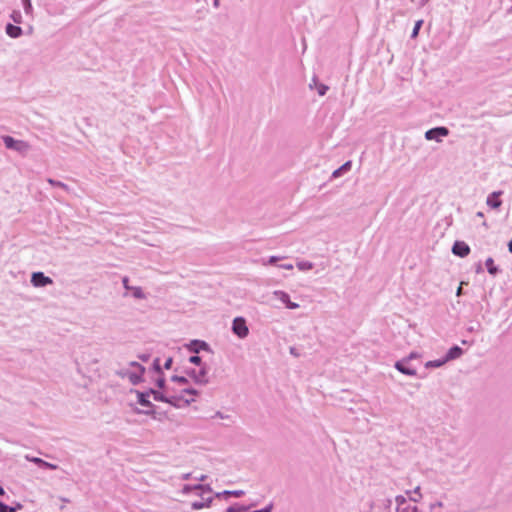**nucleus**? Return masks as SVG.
Instances as JSON below:
<instances>
[{
	"instance_id": "obj_1",
	"label": "nucleus",
	"mask_w": 512,
	"mask_h": 512,
	"mask_svg": "<svg viewBox=\"0 0 512 512\" xmlns=\"http://www.w3.org/2000/svg\"><path fill=\"white\" fill-rule=\"evenodd\" d=\"M181 493L183 495H195L198 496L194 501H191V508L193 510H201L204 508L211 507L214 497L206 496V494L212 493V489L209 485L197 484V485H184Z\"/></svg>"
},
{
	"instance_id": "obj_2",
	"label": "nucleus",
	"mask_w": 512,
	"mask_h": 512,
	"mask_svg": "<svg viewBox=\"0 0 512 512\" xmlns=\"http://www.w3.org/2000/svg\"><path fill=\"white\" fill-rule=\"evenodd\" d=\"M196 395H198V391L192 388H183L179 394L174 389V391L168 393L166 403L176 408H182L194 402V396Z\"/></svg>"
},
{
	"instance_id": "obj_3",
	"label": "nucleus",
	"mask_w": 512,
	"mask_h": 512,
	"mask_svg": "<svg viewBox=\"0 0 512 512\" xmlns=\"http://www.w3.org/2000/svg\"><path fill=\"white\" fill-rule=\"evenodd\" d=\"M1 138L7 149L16 151L22 156H26L31 150V145L27 141L15 139L9 135H3Z\"/></svg>"
},
{
	"instance_id": "obj_4",
	"label": "nucleus",
	"mask_w": 512,
	"mask_h": 512,
	"mask_svg": "<svg viewBox=\"0 0 512 512\" xmlns=\"http://www.w3.org/2000/svg\"><path fill=\"white\" fill-rule=\"evenodd\" d=\"M131 393H134L136 395V398H137V402L145 407L146 409L145 410H138L137 413H143V414H146V415H152L154 414V405L151 403V401L149 400V392H141V391H138V390H131Z\"/></svg>"
},
{
	"instance_id": "obj_5",
	"label": "nucleus",
	"mask_w": 512,
	"mask_h": 512,
	"mask_svg": "<svg viewBox=\"0 0 512 512\" xmlns=\"http://www.w3.org/2000/svg\"><path fill=\"white\" fill-rule=\"evenodd\" d=\"M231 330L240 339H245L249 335V328L244 317L234 318Z\"/></svg>"
},
{
	"instance_id": "obj_6",
	"label": "nucleus",
	"mask_w": 512,
	"mask_h": 512,
	"mask_svg": "<svg viewBox=\"0 0 512 512\" xmlns=\"http://www.w3.org/2000/svg\"><path fill=\"white\" fill-rule=\"evenodd\" d=\"M449 134V130L446 127H435L425 132L426 140H435L437 142L442 141V137H446Z\"/></svg>"
},
{
	"instance_id": "obj_7",
	"label": "nucleus",
	"mask_w": 512,
	"mask_h": 512,
	"mask_svg": "<svg viewBox=\"0 0 512 512\" xmlns=\"http://www.w3.org/2000/svg\"><path fill=\"white\" fill-rule=\"evenodd\" d=\"M272 296L275 299L281 301L283 304H285L286 308H288V309L294 310V309L299 308V304L292 302L290 300L289 294L283 290H274L272 292Z\"/></svg>"
},
{
	"instance_id": "obj_8",
	"label": "nucleus",
	"mask_w": 512,
	"mask_h": 512,
	"mask_svg": "<svg viewBox=\"0 0 512 512\" xmlns=\"http://www.w3.org/2000/svg\"><path fill=\"white\" fill-rule=\"evenodd\" d=\"M31 283L35 287H44L52 283V279L45 276L42 272H34L31 276Z\"/></svg>"
},
{
	"instance_id": "obj_9",
	"label": "nucleus",
	"mask_w": 512,
	"mask_h": 512,
	"mask_svg": "<svg viewBox=\"0 0 512 512\" xmlns=\"http://www.w3.org/2000/svg\"><path fill=\"white\" fill-rule=\"evenodd\" d=\"M452 253L456 256L464 258L469 255L470 247L464 241H455L452 246Z\"/></svg>"
},
{
	"instance_id": "obj_10",
	"label": "nucleus",
	"mask_w": 512,
	"mask_h": 512,
	"mask_svg": "<svg viewBox=\"0 0 512 512\" xmlns=\"http://www.w3.org/2000/svg\"><path fill=\"white\" fill-rule=\"evenodd\" d=\"M190 375L193 377L194 381L198 384H207L208 378H207V368L202 367L200 370H192L190 372Z\"/></svg>"
},
{
	"instance_id": "obj_11",
	"label": "nucleus",
	"mask_w": 512,
	"mask_h": 512,
	"mask_svg": "<svg viewBox=\"0 0 512 512\" xmlns=\"http://www.w3.org/2000/svg\"><path fill=\"white\" fill-rule=\"evenodd\" d=\"M502 191H495L491 193L486 200V204L492 209H498L502 205V201L499 199Z\"/></svg>"
},
{
	"instance_id": "obj_12",
	"label": "nucleus",
	"mask_w": 512,
	"mask_h": 512,
	"mask_svg": "<svg viewBox=\"0 0 512 512\" xmlns=\"http://www.w3.org/2000/svg\"><path fill=\"white\" fill-rule=\"evenodd\" d=\"M144 372L145 368L143 366H137V371H130L129 374L127 375V379L133 385H136L142 381Z\"/></svg>"
},
{
	"instance_id": "obj_13",
	"label": "nucleus",
	"mask_w": 512,
	"mask_h": 512,
	"mask_svg": "<svg viewBox=\"0 0 512 512\" xmlns=\"http://www.w3.org/2000/svg\"><path fill=\"white\" fill-rule=\"evenodd\" d=\"M407 363L408 362H406V361H404V359H402V360L396 361L394 364V367L396 370H398L400 373H402L404 375L415 376L416 370L406 367L405 364H407Z\"/></svg>"
},
{
	"instance_id": "obj_14",
	"label": "nucleus",
	"mask_w": 512,
	"mask_h": 512,
	"mask_svg": "<svg viewBox=\"0 0 512 512\" xmlns=\"http://www.w3.org/2000/svg\"><path fill=\"white\" fill-rule=\"evenodd\" d=\"M5 32L9 37L13 39L19 38L23 34V30L21 27L10 23L6 25Z\"/></svg>"
},
{
	"instance_id": "obj_15",
	"label": "nucleus",
	"mask_w": 512,
	"mask_h": 512,
	"mask_svg": "<svg viewBox=\"0 0 512 512\" xmlns=\"http://www.w3.org/2000/svg\"><path fill=\"white\" fill-rule=\"evenodd\" d=\"M462 354H463L462 348L455 345L448 350V352L444 358L446 359L447 362H449L451 360L460 358L462 356Z\"/></svg>"
},
{
	"instance_id": "obj_16",
	"label": "nucleus",
	"mask_w": 512,
	"mask_h": 512,
	"mask_svg": "<svg viewBox=\"0 0 512 512\" xmlns=\"http://www.w3.org/2000/svg\"><path fill=\"white\" fill-rule=\"evenodd\" d=\"M26 459L30 462H33V463H35L41 467L47 468V469L56 470L58 468V466L56 464L46 462L43 459L38 458V457L26 456Z\"/></svg>"
},
{
	"instance_id": "obj_17",
	"label": "nucleus",
	"mask_w": 512,
	"mask_h": 512,
	"mask_svg": "<svg viewBox=\"0 0 512 512\" xmlns=\"http://www.w3.org/2000/svg\"><path fill=\"white\" fill-rule=\"evenodd\" d=\"M351 167H352L351 161L345 162L338 169L334 170V172L332 173V178H338V177L342 176L344 173L350 171Z\"/></svg>"
},
{
	"instance_id": "obj_18",
	"label": "nucleus",
	"mask_w": 512,
	"mask_h": 512,
	"mask_svg": "<svg viewBox=\"0 0 512 512\" xmlns=\"http://www.w3.org/2000/svg\"><path fill=\"white\" fill-rule=\"evenodd\" d=\"M148 392H149V395H152L154 400H156V401L166 403L168 400V398H167L168 393H166L164 390L158 391V390L150 389Z\"/></svg>"
},
{
	"instance_id": "obj_19",
	"label": "nucleus",
	"mask_w": 512,
	"mask_h": 512,
	"mask_svg": "<svg viewBox=\"0 0 512 512\" xmlns=\"http://www.w3.org/2000/svg\"><path fill=\"white\" fill-rule=\"evenodd\" d=\"M131 293V296L138 300H144L147 298V295L144 293L141 287L139 286H132L130 290L128 291Z\"/></svg>"
},
{
	"instance_id": "obj_20",
	"label": "nucleus",
	"mask_w": 512,
	"mask_h": 512,
	"mask_svg": "<svg viewBox=\"0 0 512 512\" xmlns=\"http://www.w3.org/2000/svg\"><path fill=\"white\" fill-rule=\"evenodd\" d=\"M244 495V491L242 490H235V491H229V490H225L223 492H217L215 494V497L217 498H227L229 496H234V497H241Z\"/></svg>"
},
{
	"instance_id": "obj_21",
	"label": "nucleus",
	"mask_w": 512,
	"mask_h": 512,
	"mask_svg": "<svg viewBox=\"0 0 512 512\" xmlns=\"http://www.w3.org/2000/svg\"><path fill=\"white\" fill-rule=\"evenodd\" d=\"M406 494L409 495V499L413 502H419L422 499L420 486H417L413 491H406Z\"/></svg>"
},
{
	"instance_id": "obj_22",
	"label": "nucleus",
	"mask_w": 512,
	"mask_h": 512,
	"mask_svg": "<svg viewBox=\"0 0 512 512\" xmlns=\"http://www.w3.org/2000/svg\"><path fill=\"white\" fill-rule=\"evenodd\" d=\"M446 363H447V361L445 358L437 359V360H430L425 363V368H427V369L439 368Z\"/></svg>"
},
{
	"instance_id": "obj_23",
	"label": "nucleus",
	"mask_w": 512,
	"mask_h": 512,
	"mask_svg": "<svg viewBox=\"0 0 512 512\" xmlns=\"http://www.w3.org/2000/svg\"><path fill=\"white\" fill-rule=\"evenodd\" d=\"M485 266H486L489 274H491L493 276H495L499 272L498 267L495 266L494 260L491 257L486 259Z\"/></svg>"
},
{
	"instance_id": "obj_24",
	"label": "nucleus",
	"mask_w": 512,
	"mask_h": 512,
	"mask_svg": "<svg viewBox=\"0 0 512 512\" xmlns=\"http://www.w3.org/2000/svg\"><path fill=\"white\" fill-rule=\"evenodd\" d=\"M296 266L300 271H309L313 269L314 264L312 262L302 260L298 261Z\"/></svg>"
},
{
	"instance_id": "obj_25",
	"label": "nucleus",
	"mask_w": 512,
	"mask_h": 512,
	"mask_svg": "<svg viewBox=\"0 0 512 512\" xmlns=\"http://www.w3.org/2000/svg\"><path fill=\"white\" fill-rule=\"evenodd\" d=\"M47 182L52 185V186H55V187H59L67 192L70 191V188L68 187V185H66L65 183L61 182V181H57V180H54L52 178H48L47 179Z\"/></svg>"
},
{
	"instance_id": "obj_26",
	"label": "nucleus",
	"mask_w": 512,
	"mask_h": 512,
	"mask_svg": "<svg viewBox=\"0 0 512 512\" xmlns=\"http://www.w3.org/2000/svg\"><path fill=\"white\" fill-rule=\"evenodd\" d=\"M156 384L157 386L161 389V390H164L166 393H169L171 391H174V388L170 387L169 385H166L165 384V380L164 378L162 377H159L157 380H156Z\"/></svg>"
},
{
	"instance_id": "obj_27",
	"label": "nucleus",
	"mask_w": 512,
	"mask_h": 512,
	"mask_svg": "<svg viewBox=\"0 0 512 512\" xmlns=\"http://www.w3.org/2000/svg\"><path fill=\"white\" fill-rule=\"evenodd\" d=\"M21 2H22V6H23V9H24V12L27 15H31L32 12H33V7H32L31 0H21Z\"/></svg>"
},
{
	"instance_id": "obj_28",
	"label": "nucleus",
	"mask_w": 512,
	"mask_h": 512,
	"mask_svg": "<svg viewBox=\"0 0 512 512\" xmlns=\"http://www.w3.org/2000/svg\"><path fill=\"white\" fill-rule=\"evenodd\" d=\"M284 259L283 256H270L267 261H263V265H274L276 262Z\"/></svg>"
},
{
	"instance_id": "obj_29",
	"label": "nucleus",
	"mask_w": 512,
	"mask_h": 512,
	"mask_svg": "<svg viewBox=\"0 0 512 512\" xmlns=\"http://www.w3.org/2000/svg\"><path fill=\"white\" fill-rule=\"evenodd\" d=\"M10 18L17 24H20L22 23V15L20 13V11H17V10H14L11 15H10Z\"/></svg>"
},
{
	"instance_id": "obj_30",
	"label": "nucleus",
	"mask_w": 512,
	"mask_h": 512,
	"mask_svg": "<svg viewBox=\"0 0 512 512\" xmlns=\"http://www.w3.org/2000/svg\"><path fill=\"white\" fill-rule=\"evenodd\" d=\"M422 23H423V21H422V20H419V21H417V22L415 23V26H414L413 31H412V33H411V37H412V38H415V37H417V36H418L419 30H420V28H421V26H422Z\"/></svg>"
},
{
	"instance_id": "obj_31",
	"label": "nucleus",
	"mask_w": 512,
	"mask_h": 512,
	"mask_svg": "<svg viewBox=\"0 0 512 512\" xmlns=\"http://www.w3.org/2000/svg\"><path fill=\"white\" fill-rule=\"evenodd\" d=\"M316 89H317V92L320 96H324L326 94V92L328 91V86L325 85V84H322V83H319L317 86H316Z\"/></svg>"
},
{
	"instance_id": "obj_32",
	"label": "nucleus",
	"mask_w": 512,
	"mask_h": 512,
	"mask_svg": "<svg viewBox=\"0 0 512 512\" xmlns=\"http://www.w3.org/2000/svg\"><path fill=\"white\" fill-rule=\"evenodd\" d=\"M171 381L172 382H177L181 385H186L188 383V380L185 378V377H180V376H173L171 378Z\"/></svg>"
},
{
	"instance_id": "obj_33",
	"label": "nucleus",
	"mask_w": 512,
	"mask_h": 512,
	"mask_svg": "<svg viewBox=\"0 0 512 512\" xmlns=\"http://www.w3.org/2000/svg\"><path fill=\"white\" fill-rule=\"evenodd\" d=\"M395 503L397 504L398 507L404 505L406 503V497L403 495H397L395 497Z\"/></svg>"
},
{
	"instance_id": "obj_34",
	"label": "nucleus",
	"mask_w": 512,
	"mask_h": 512,
	"mask_svg": "<svg viewBox=\"0 0 512 512\" xmlns=\"http://www.w3.org/2000/svg\"><path fill=\"white\" fill-rule=\"evenodd\" d=\"M419 357H420V354L415 352V351H413L407 357H405L403 359H404V361L409 362V361H411L413 359H417Z\"/></svg>"
},
{
	"instance_id": "obj_35",
	"label": "nucleus",
	"mask_w": 512,
	"mask_h": 512,
	"mask_svg": "<svg viewBox=\"0 0 512 512\" xmlns=\"http://www.w3.org/2000/svg\"><path fill=\"white\" fill-rule=\"evenodd\" d=\"M130 370L128 368H122L116 372L118 376L121 378H127V375L129 374Z\"/></svg>"
},
{
	"instance_id": "obj_36",
	"label": "nucleus",
	"mask_w": 512,
	"mask_h": 512,
	"mask_svg": "<svg viewBox=\"0 0 512 512\" xmlns=\"http://www.w3.org/2000/svg\"><path fill=\"white\" fill-rule=\"evenodd\" d=\"M189 361L195 365H200L202 363V360L199 356L194 355L189 358Z\"/></svg>"
},
{
	"instance_id": "obj_37",
	"label": "nucleus",
	"mask_w": 512,
	"mask_h": 512,
	"mask_svg": "<svg viewBox=\"0 0 512 512\" xmlns=\"http://www.w3.org/2000/svg\"><path fill=\"white\" fill-rule=\"evenodd\" d=\"M122 284H123V287L125 288L126 291H129L130 288L132 287L130 284H129V278L128 277H123L122 278Z\"/></svg>"
},
{
	"instance_id": "obj_38",
	"label": "nucleus",
	"mask_w": 512,
	"mask_h": 512,
	"mask_svg": "<svg viewBox=\"0 0 512 512\" xmlns=\"http://www.w3.org/2000/svg\"><path fill=\"white\" fill-rule=\"evenodd\" d=\"M0 512H16V508L4 505L2 509H0Z\"/></svg>"
},
{
	"instance_id": "obj_39",
	"label": "nucleus",
	"mask_w": 512,
	"mask_h": 512,
	"mask_svg": "<svg viewBox=\"0 0 512 512\" xmlns=\"http://www.w3.org/2000/svg\"><path fill=\"white\" fill-rule=\"evenodd\" d=\"M195 343L199 345L200 349H203V350L208 349V344L204 341H196Z\"/></svg>"
},
{
	"instance_id": "obj_40",
	"label": "nucleus",
	"mask_w": 512,
	"mask_h": 512,
	"mask_svg": "<svg viewBox=\"0 0 512 512\" xmlns=\"http://www.w3.org/2000/svg\"><path fill=\"white\" fill-rule=\"evenodd\" d=\"M272 511V505H268L262 509H259V510H254L252 512H271Z\"/></svg>"
},
{
	"instance_id": "obj_41",
	"label": "nucleus",
	"mask_w": 512,
	"mask_h": 512,
	"mask_svg": "<svg viewBox=\"0 0 512 512\" xmlns=\"http://www.w3.org/2000/svg\"><path fill=\"white\" fill-rule=\"evenodd\" d=\"M153 366H154V368H155V370H156L157 372H160V371H161V368H160V360H159L158 358L154 360V362H153Z\"/></svg>"
},
{
	"instance_id": "obj_42",
	"label": "nucleus",
	"mask_w": 512,
	"mask_h": 512,
	"mask_svg": "<svg viewBox=\"0 0 512 512\" xmlns=\"http://www.w3.org/2000/svg\"><path fill=\"white\" fill-rule=\"evenodd\" d=\"M279 267L285 270H292L294 268L292 264H281Z\"/></svg>"
},
{
	"instance_id": "obj_43",
	"label": "nucleus",
	"mask_w": 512,
	"mask_h": 512,
	"mask_svg": "<svg viewBox=\"0 0 512 512\" xmlns=\"http://www.w3.org/2000/svg\"><path fill=\"white\" fill-rule=\"evenodd\" d=\"M171 365H172V358H168V359L165 361L164 367H165L166 369H170Z\"/></svg>"
},
{
	"instance_id": "obj_44",
	"label": "nucleus",
	"mask_w": 512,
	"mask_h": 512,
	"mask_svg": "<svg viewBox=\"0 0 512 512\" xmlns=\"http://www.w3.org/2000/svg\"><path fill=\"white\" fill-rule=\"evenodd\" d=\"M319 83L317 82V78L313 77L312 82L309 84V87L312 89L314 86L316 87Z\"/></svg>"
},
{
	"instance_id": "obj_45",
	"label": "nucleus",
	"mask_w": 512,
	"mask_h": 512,
	"mask_svg": "<svg viewBox=\"0 0 512 512\" xmlns=\"http://www.w3.org/2000/svg\"><path fill=\"white\" fill-rule=\"evenodd\" d=\"M129 366L131 368H137V366H142V365L139 364L138 362L132 361V362L129 363Z\"/></svg>"
},
{
	"instance_id": "obj_46",
	"label": "nucleus",
	"mask_w": 512,
	"mask_h": 512,
	"mask_svg": "<svg viewBox=\"0 0 512 512\" xmlns=\"http://www.w3.org/2000/svg\"><path fill=\"white\" fill-rule=\"evenodd\" d=\"M206 478H207V476H206V475H203V474H202V475H200V476H198V477H195V479H196V480H198V481H200V482L205 481V480H206Z\"/></svg>"
},
{
	"instance_id": "obj_47",
	"label": "nucleus",
	"mask_w": 512,
	"mask_h": 512,
	"mask_svg": "<svg viewBox=\"0 0 512 512\" xmlns=\"http://www.w3.org/2000/svg\"><path fill=\"white\" fill-rule=\"evenodd\" d=\"M461 284H463V282H462ZM456 295H457V296H461V295H462V285H460V286L457 288Z\"/></svg>"
},
{
	"instance_id": "obj_48",
	"label": "nucleus",
	"mask_w": 512,
	"mask_h": 512,
	"mask_svg": "<svg viewBox=\"0 0 512 512\" xmlns=\"http://www.w3.org/2000/svg\"><path fill=\"white\" fill-rule=\"evenodd\" d=\"M190 477H191V474H190V473H185V474H183V475L181 476V478H182L183 480H188Z\"/></svg>"
},
{
	"instance_id": "obj_49",
	"label": "nucleus",
	"mask_w": 512,
	"mask_h": 512,
	"mask_svg": "<svg viewBox=\"0 0 512 512\" xmlns=\"http://www.w3.org/2000/svg\"><path fill=\"white\" fill-rule=\"evenodd\" d=\"M508 250L512 253V239L508 242Z\"/></svg>"
},
{
	"instance_id": "obj_50",
	"label": "nucleus",
	"mask_w": 512,
	"mask_h": 512,
	"mask_svg": "<svg viewBox=\"0 0 512 512\" xmlns=\"http://www.w3.org/2000/svg\"><path fill=\"white\" fill-rule=\"evenodd\" d=\"M219 1H220V0H214V2H213V6H214L215 8H218V7H219V5H220Z\"/></svg>"
},
{
	"instance_id": "obj_51",
	"label": "nucleus",
	"mask_w": 512,
	"mask_h": 512,
	"mask_svg": "<svg viewBox=\"0 0 512 512\" xmlns=\"http://www.w3.org/2000/svg\"><path fill=\"white\" fill-rule=\"evenodd\" d=\"M476 216L479 217V218H483L484 217V213L479 211L476 213Z\"/></svg>"
},
{
	"instance_id": "obj_52",
	"label": "nucleus",
	"mask_w": 512,
	"mask_h": 512,
	"mask_svg": "<svg viewBox=\"0 0 512 512\" xmlns=\"http://www.w3.org/2000/svg\"><path fill=\"white\" fill-rule=\"evenodd\" d=\"M290 353H291L292 355L297 356L296 350H295V348H293V347H291V348H290Z\"/></svg>"
},
{
	"instance_id": "obj_53",
	"label": "nucleus",
	"mask_w": 512,
	"mask_h": 512,
	"mask_svg": "<svg viewBox=\"0 0 512 512\" xmlns=\"http://www.w3.org/2000/svg\"><path fill=\"white\" fill-rule=\"evenodd\" d=\"M140 359H142L143 361H147L148 360V356H145V355L140 356Z\"/></svg>"
},
{
	"instance_id": "obj_54",
	"label": "nucleus",
	"mask_w": 512,
	"mask_h": 512,
	"mask_svg": "<svg viewBox=\"0 0 512 512\" xmlns=\"http://www.w3.org/2000/svg\"><path fill=\"white\" fill-rule=\"evenodd\" d=\"M4 489L0 486V495H4Z\"/></svg>"
},
{
	"instance_id": "obj_55",
	"label": "nucleus",
	"mask_w": 512,
	"mask_h": 512,
	"mask_svg": "<svg viewBox=\"0 0 512 512\" xmlns=\"http://www.w3.org/2000/svg\"><path fill=\"white\" fill-rule=\"evenodd\" d=\"M411 512H418V508H417L416 506H414V507L412 508V511H411Z\"/></svg>"
},
{
	"instance_id": "obj_56",
	"label": "nucleus",
	"mask_w": 512,
	"mask_h": 512,
	"mask_svg": "<svg viewBox=\"0 0 512 512\" xmlns=\"http://www.w3.org/2000/svg\"><path fill=\"white\" fill-rule=\"evenodd\" d=\"M435 505L438 506V507H442L443 506L442 502H438Z\"/></svg>"
},
{
	"instance_id": "obj_57",
	"label": "nucleus",
	"mask_w": 512,
	"mask_h": 512,
	"mask_svg": "<svg viewBox=\"0 0 512 512\" xmlns=\"http://www.w3.org/2000/svg\"><path fill=\"white\" fill-rule=\"evenodd\" d=\"M4 505H5V504H4L2 501H0V509H2V507H3Z\"/></svg>"
},
{
	"instance_id": "obj_58",
	"label": "nucleus",
	"mask_w": 512,
	"mask_h": 512,
	"mask_svg": "<svg viewBox=\"0 0 512 512\" xmlns=\"http://www.w3.org/2000/svg\"><path fill=\"white\" fill-rule=\"evenodd\" d=\"M63 502H68V499L62 498Z\"/></svg>"
}]
</instances>
